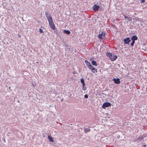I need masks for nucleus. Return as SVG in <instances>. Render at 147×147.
I'll use <instances>...</instances> for the list:
<instances>
[{"mask_svg":"<svg viewBox=\"0 0 147 147\" xmlns=\"http://www.w3.org/2000/svg\"><path fill=\"white\" fill-rule=\"evenodd\" d=\"M84 97L86 98H88V96L87 95V94H85V95H84Z\"/></svg>","mask_w":147,"mask_h":147,"instance_id":"20","label":"nucleus"},{"mask_svg":"<svg viewBox=\"0 0 147 147\" xmlns=\"http://www.w3.org/2000/svg\"><path fill=\"white\" fill-rule=\"evenodd\" d=\"M81 83L83 84V78H82L81 79Z\"/></svg>","mask_w":147,"mask_h":147,"instance_id":"21","label":"nucleus"},{"mask_svg":"<svg viewBox=\"0 0 147 147\" xmlns=\"http://www.w3.org/2000/svg\"><path fill=\"white\" fill-rule=\"evenodd\" d=\"M138 38L136 36H133L131 38V39L132 41H135Z\"/></svg>","mask_w":147,"mask_h":147,"instance_id":"13","label":"nucleus"},{"mask_svg":"<svg viewBox=\"0 0 147 147\" xmlns=\"http://www.w3.org/2000/svg\"><path fill=\"white\" fill-rule=\"evenodd\" d=\"M99 8V6L94 5L93 7V9L94 11H98Z\"/></svg>","mask_w":147,"mask_h":147,"instance_id":"7","label":"nucleus"},{"mask_svg":"<svg viewBox=\"0 0 147 147\" xmlns=\"http://www.w3.org/2000/svg\"><path fill=\"white\" fill-rule=\"evenodd\" d=\"M125 44H129L131 40L129 38H127L124 40Z\"/></svg>","mask_w":147,"mask_h":147,"instance_id":"8","label":"nucleus"},{"mask_svg":"<svg viewBox=\"0 0 147 147\" xmlns=\"http://www.w3.org/2000/svg\"><path fill=\"white\" fill-rule=\"evenodd\" d=\"M49 22V25L52 29L54 30L55 29V25L53 22L52 19L48 20Z\"/></svg>","mask_w":147,"mask_h":147,"instance_id":"2","label":"nucleus"},{"mask_svg":"<svg viewBox=\"0 0 147 147\" xmlns=\"http://www.w3.org/2000/svg\"><path fill=\"white\" fill-rule=\"evenodd\" d=\"M39 31L40 33H42L43 32V30L41 28L39 29Z\"/></svg>","mask_w":147,"mask_h":147,"instance_id":"18","label":"nucleus"},{"mask_svg":"<svg viewBox=\"0 0 147 147\" xmlns=\"http://www.w3.org/2000/svg\"><path fill=\"white\" fill-rule=\"evenodd\" d=\"M45 14L46 15V17H47L48 20H49L52 19V17L49 14V11H46L45 12Z\"/></svg>","mask_w":147,"mask_h":147,"instance_id":"3","label":"nucleus"},{"mask_svg":"<svg viewBox=\"0 0 147 147\" xmlns=\"http://www.w3.org/2000/svg\"><path fill=\"white\" fill-rule=\"evenodd\" d=\"M92 64L93 65H95V66H96L97 65V64L96 62L94 61H92Z\"/></svg>","mask_w":147,"mask_h":147,"instance_id":"16","label":"nucleus"},{"mask_svg":"<svg viewBox=\"0 0 147 147\" xmlns=\"http://www.w3.org/2000/svg\"><path fill=\"white\" fill-rule=\"evenodd\" d=\"M84 130L85 133H87L90 131V129L89 128H84Z\"/></svg>","mask_w":147,"mask_h":147,"instance_id":"10","label":"nucleus"},{"mask_svg":"<svg viewBox=\"0 0 147 147\" xmlns=\"http://www.w3.org/2000/svg\"><path fill=\"white\" fill-rule=\"evenodd\" d=\"M63 32L64 33L68 35L70 33V31L68 30H64L63 31Z\"/></svg>","mask_w":147,"mask_h":147,"instance_id":"11","label":"nucleus"},{"mask_svg":"<svg viewBox=\"0 0 147 147\" xmlns=\"http://www.w3.org/2000/svg\"><path fill=\"white\" fill-rule=\"evenodd\" d=\"M48 137L50 141L52 142H54L53 139L51 136H49Z\"/></svg>","mask_w":147,"mask_h":147,"instance_id":"12","label":"nucleus"},{"mask_svg":"<svg viewBox=\"0 0 147 147\" xmlns=\"http://www.w3.org/2000/svg\"><path fill=\"white\" fill-rule=\"evenodd\" d=\"M143 146L144 147H146V145H143Z\"/></svg>","mask_w":147,"mask_h":147,"instance_id":"23","label":"nucleus"},{"mask_svg":"<svg viewBox=\"0 0 147 147\" xmlns=\"http://www.w3.org/2000/svg\"><path fill=\"white\" fill-rule=\"evenodd\" d=\"M105 33L104 32H102V33L98 35V38L100 39H102L105 37Z\"/></svg>","mask_w":147,"mask_h":147,"instance_id":"5","label":"nucleus"},{"mask_svg":"<svg viewBox=\"0 0 147 147\" xmlns=\"http://www.w3.org/2000/svg\"><path fill=\"white\" fill-rule=\"evenodd\" d=\"M83 86H84V80H83Z\"/></svg>","mask_w":147,"mask_h":147,"instance_id":"24","label":"nucleus"},{"mask_svg":"<svg viewBox=\"0 0 147 147\" xmlns=\"http://www.w3.org/2000/svg\"><path fill=\"white\" fill-rule=\"evenodd\" d=\"M91 70L94 73H96L97 72L96 69H95V68L94 67H92V68L91 69Z\"/></svg>","mask_w":147,"mask_h":147,"instance_id":"15","label":"nucleus"},{"mask_svg":"<svg viewBox=\"0 0 147 147\" xmlns=\"http://www.w3.org/2000/svg\"><path fill=\"white\" fill-rule=\"evenodd\" d=\"M88 67L90 69H92V67H93L92 65H91L90 64L88 66Z\"/></svg>","mask_w":147,"mask_h":147,"instance_id":"17","label":"nucleus"},{"mask_svg":"<svg viewBox=\"0 0 147 147\" xmlns=\"http://www.w3.org/2000/svg\"><path fill=\"white\" fill-rule=\"evenodd\" d=\"M142 1L141 3H143L145 2L144 0H141Z\"/></svg>","mask_w":147,"mask_h":147,"instance_id":"22","label":"nucleus"},{"mask_svg":"<svg viewBox=\"0 0 147 147\" xmlns=\"http://www.w3.org/2000/svg\"><path fill=\"white\" fill-rule=\"evenodd\" d=\"M107 55L110 58V60L112 61L115 60L117 57L116 55H112L111 53H108Z\"/></svg>","mask_w":147,"mask_h":147,"instance_id":"1","label":"nucleus"},{"mask_svg":"<svg viewBox=\"0 0 147 147\" xmlns=\"http://www.w3.org/2000/svg\"><path fill=\"white\" fill-rule=\"evenodd\" d=\"M134 43L135 41H132V42L131 44V45L132 46H133Z\"/></svg>","mask_w":147,"mask_h":147,"instance_id":"19","label":"nucleus"},{"mask_svg":"<svg viewBox=\"0 0 147 147\" xmlns=\"http://www.w3.org/2000/svg\"><path fill=\"white\" fill-rule=\"evenodd\" d=\"M123 16L125 18L127 19L128 21H131L132 19L131 18L128 17L125 15H123Z\"/></svg>","mask_w":147,"mask_h":147,"instance_id":"9","label":"nucleus"},{"mask_svg":"<svg viewBox=\"0 0 147 147\" xmlns=\"http://www.w3.org/2000/svg\"><path fill=\"white\" fill-rule=\"evenodd\" d=\"M111 104L109 102H105L102 105V107L103 108H105L106 107H109L111 106Z\"/></svg>","mask_w":147,"mask_h":147,"instance_id":"4","label":"nucleus"},{"mask_svg":"<svg viewBox=\"0 0 147 147\" xmlns=\"http://www.w3.org/2000/svg\"><path fill=\"white\" fill-rule=\"evenodd\" d=\"M145 136L144 135H143L141 136H140L138 138V140H141V139H142L144 138H145Z\"/></svg>","mask_w":147,"mask_h":147,"instance_id":"14","label":"nucleus"},{"mask_svg":"<svg viewBox=\"0 0 147 147\" xmlns=\"http://www.w3.org/2000/svg\"><path fill=\"white\" fill-rule=\"evenodd\" d=\"M113 80L114 82L117 84H119L120 83V80L119 78H114Z\"/></svg>","mask_w":147,"mask_h":147,"instance_id":"6","label":"nucleus"}]
</instances>
